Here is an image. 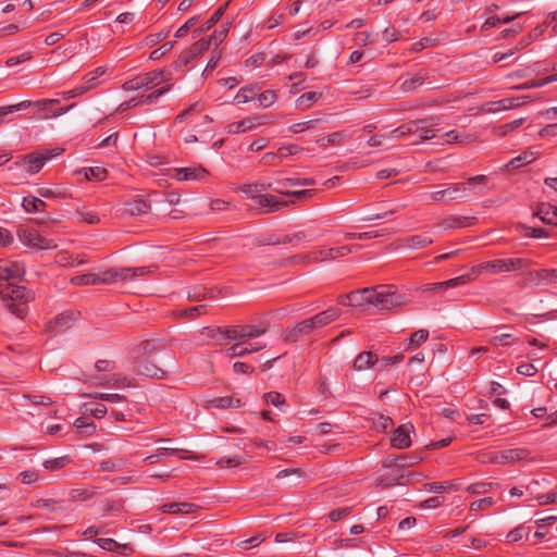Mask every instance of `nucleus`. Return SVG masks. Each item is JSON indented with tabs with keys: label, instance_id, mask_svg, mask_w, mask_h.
<instances>
[{
	"label": "nucleus",
	"instance_id": "nucleus-49",
	"mask_svg": "<svg viewBox=\"0 0 557 557\" xmlns=\"http://www.w3.org/2000/svg\"><path fill=\"white\" fill-rule=\"evenodd\" d=\"M259 106L262 108H268L272 106L276 100V94L274 90H265L257 95Z\"/></svg>",
	"mask_w": 557,
	"mask_h": 557
},
{
	"label": "nucleus",
	"instance_id": "nucleus-54",
	"mask_svg": "<svg viewBox=\"0 0 557 557\" xmlns=\"http://www.w3.org/2000/svg\"><path fill=\"white\" fill-rule=\"evenodd\" d=\"M240 191L244 193L247 197L251 198L257 202L258 197L261 196L257 184H245L240 187Z\"/></svg>",
	"mask_w": 557,
	"mask_h": 557
},
{
	"label": "nucleus",
	"instance_id": "nucleus-12",
	"mask_svg": "<svg viewBox=\"0 0 557 557\" xmlns=\"http://www.w3.org/2000/svg\"><path fill=\"white\" fill-rule=\"evenodd\" d=\"M314 327L310 319L305 320L287 330L285 339L287 342H297L299 338L309 335Z\"/></svg>",
	"mask_w": 557,
	"mask_h": 557
},
{
	"label": "nucleus",
	"instance_id": "nucleus-62",
	"mask_svg": "<svg viewBox=\"0 0 557 557\" xmlns=\"http://www.w3.org/2000/svg\"><path fill=\"white\" fill-rule=\"evenodd\" d=\"M528 533H529L528 529H525L523 527H518L507 534V540L509 542L515 543V542L522 540L524 537V535H527Z\"/></svg>",
	"mask_w": 557,
	"mask_h": 557
},
{
	"label": "nucleus",
	"instance_id": "nucleus-44",
	"mask_svg": "<svg viewBox=\"0 0 557 557\" xmlns=\"http://www.w3.org/2000/svg\"><path fill=\"white\" fill-rule=\"evenodd\" d=\"M529 99H530V96L503 99L499 101V103L502 104V108L497 109V111L498 110H509V109L520 107L522 103H524ZM494 112H496V110H494Z\"/></svg>",
	"mask_w": 557,
	"mask_h": 557
},
{
	"label": "nucleus",
	"instance_id": "nucleus-61",
	"mask_svg": "<svg viewBox=\"0 0 557 557\" xmlns=\"http://www.w3.org/2000/svg\"><path fill=\"white\" fill-rule=\"evenodd\" d=\"M97 544L101 548H103L106 550H110V552H114V550L119 549L120 547H126V545H121L112 539H99V540H97Z\"/></svg>",
	"mask_w": 557,
	"mask_h": 557
},
{
	"label": "nucleus",
	"instance_id": "nucleus-11",
	"mask_svg": "<svg viewBox=\"0 0 557 557\" xmlns=\"http://www.w3.org/2000/svg\"><path fill=\"white\" fill-rule=\"evenodd\" d=\"M413 430L411 424H403L398 426L391 440L392 445L396 448L404 449L410 446V432Z\"/></svg>",
	"mask_w": 557,
	"mask_h": 557
},
{
	"label": "nucleus",
	"instance_id": "nucleus-58",
	"mask_svg": "<svg viewBox=\"0 0 557 557\" xmlns=\"http://www.w3.org/2000/svg\"><path fill=\"white\" fill-rule=\"evenodd\" d=\"M494 503L495 502L492 497L482 498V499L473 502L470 505V509L473 511L485 510V509L490 508L491 506H493Z\"/></svg>",
	"mask_w": 557,
	"mask_h": 557
},
{
	"label": "nucleus",
	"instance_id": "nucleus-56",
	"mask_svg": "<svg viewBox=\"0 0 557 557\" xmlns=\"http://www.w3.org/2000/svg\"><path fill=\"white\" fill-rule=\"evenodd\" d=\"M69 459L66 457H59L45 461L44 467L47 470H58L63 468Z\"/></svg>",
	"mask_w": 557,
	"mask_h": 557
},
{
	"label": "nucleus",
	"instance_id": "nucleus-59",
	"mask_svg": "<svg viewBox=\"0 0 557 557\" xmlns=\"http://www.w3.org/2000/svg\"><path fill=\"white\" fill-rule=\"evenodd\" d=\"M173 47H174V41L165 42L160 48L153 50L150 53V59L151 60H159L160 58L165 55L168 52H170Z\"/></svg>",
	"mask_w": 557,
	"mask_h": 557
},
{
	"label": "nucleus",
	"instance_id": "nucleus-5",
	"mask_svg": "<svg viewBox=\"0 0 557 557\" xmlns=\"http://www.w3.org/2000/svg\"><path fill=\"white\" fill-rule=\"evenodd\" d=\"M20 239L25 246L32 248L54 249L58 247V244L53 239L42 236L35 230H23L20 233Z\"/></svg>",
	"mask_w": 557,
	"mask_h": 557
},
{
	"label": "nucleus",
	"instance_id": "nucleus-48",
	"mask_svg": "<svg viewBox=\"0 0 557 557\" xmlns=\"http://www.w3.org/2000/svg\"><path fill=\"white\" fill-rule=\"evenodd\" d=\"M264 400L267 404H271L277 408H280L282 411H285V398L283 395L276 392H270L264 395Z\"/></svg>",
	"mask_w": 557,
	"mask_h": 557
},
{
	"label": "nucleus",
	"instance_id": "nucleus-22",
	"mask_svg": "<svg viewBox=\"0 0 557 557\" xmlns=\"http://www.w3.org/2000/svg\"><path fill=\"white\" fill-rule=\"evenodd\" d=\"M138 372L149 377L161 379L164 371L148 359H143L138 364Z\"/></svg>",
	"mask_w": 557,
	"mask_h": 557
},
{
	"label": "nucleus",
	"instance_id": "nucleus-21",
	"mask_svg": "<svg viewBox=\"0 0 557 557\" xmlns=\"http://www.w3.org/2000/svg\"><path fill=\"white\" fill-rule=\"evenodd\" d=\"M260 89L261 87L258 84L245 86L238 90L234 101L237 103H247L257 97Z\"/></svg>",
	"mask_w": 557,
	"mask_h": 557
},
{
	"label": "nucleus",
	"instance_id": "nucleus-45",
	"mask_svg": "<svg viewBox=\"0 0 557 557\" xmlns=\"http://www.w3.org/2000/svg\"><path fill=\"white\" fill-rule=\"evenodd\" d=\"M156 350V344L152 341L141 342L134 350V357L149 356Z\"/></svg>",
	"mask_w": 557,
	"mask_h": 557
},
{
	"label": "nucleus",
	"instance_id": "nucleus-4",
	"mask_svg": "<svg viewBox=\"0 0 557 557\" xmlns=\"http://www.w3.org/2000/svg\"><path fill=\"white\" fill-rule=\"evenodd\" d=\"M528 455V450L523 448H513L503 451H487L482 454L481 462L506 465L523 460Z\"/></svg>",
	"mask_w": 557,
	"mask_h": 557
},
{
	"label": "nucleus",
	"instance_id": "nucleus-15",
	"mask_svg": "<svg viewBox=\"0 0 557 557\" xmlns=\"http://www.w3.org/2000/svg\"><path fill=\"white\" fill-rule=\"evenodd\" d=\"M128 275L129 270L124 268L106 270L101 274H98L99 284H112L119 281H126L128 280Z\"/></svg>",
	"mask_w": 557,
	"mask_h": 557
},
{
	"label": "nucleus",
	"instance_id": "nucleus-34",
	"mask_svg": "<svg viewBox=\"0 0 557 557\" xmlns=\"http://www.w3.org/2000/svg\"><path fill=\"white\" fill-rule=\"evenodd\" d=\"M267 331L268 324L244 325V343L263 335Z\"/></svg>",
	"mask_w": 557,
	"mask_h": 557
},
{
	"label": "nucleus",
	"instance_id": "nucleus-40",
	"mask_svg": "<svg viewBox=\"0 0 557 557\" xmlns=\"http://www.w3.org/2000/svg\"><path fill=\"white\" fill-rule=\"evenodd\" d=\"M128 463L125 458H117L115 460H104L99 463V467L102 471H117L123 469Z\"/></svg>",
	"mask_w": 557,
	"mask_h": 557
},
{
	"label": "nucleus",
	"instance_id": "nucleus-63",
	"mask_svg": "<svg viewBox=\"0 0 557 557\" xmlns=\"http://www.w3.org/2000/svg\"><path fill=\"white\" fill-rule=\"evenodd\" d=\"M198 22V17L197 16H194V17H190L184 25H182L175 33V37L176 38H182L184 37L188 30L194 26L196 25V23Z\"/></svg>",
	"mask_w": 557,
	"mask_h": 557
},
{
	"label": "nucleus",
	"instance_id": "nucleus-18",
	"mask_svg": "<svg viewBox=\"0 0 557 557\" xmlns=\"http://www.w3.org/2000/svg\"><path fill=\"white\" fill-rule=\"evenodd\" d=\"M535 215L546 224L557 225V208L548 203L539 206Z\"/></svg>",
	"mask_w": 557,
	"mask_h": 557
},
{
	"label": "nucleus",
	"instance_id": "nucleus-14",
	"mask_svg": "<svg viewBox=\"0 0 557 557\" xmlns=\"http://www.w3.org/2000/svg\"><path fill=\"white\" fill-rule=\"evenodd\" d=\"M48 160H50V157L36 153L24 157L21 161V164L25 166L28 173L35 174L42 169Z\"/></svg>",
	"mask_w": 557,
	"mask_h": 557
},
{
	"label": "nucleus",
	"instance_id": "nucleus-64",
	"mask_svg": "<svg viewBox=\"0 0 557 557\" xmlns=\"http://www.w3.org/2000/svg\"><path fill=\"white\" fill-rule=\"evenodd\" d=\"M435 39L434 38H431V37H424L422 38L420 41L418 42H414L411 47V50L413 52H419L421 51L422 49L426 48V47H432L435 45Z\"/></svg>",
	"mask_w": 557,
	"mask_h": 557
},
{
	"label": "nucleus",
	"instance_id": "nucleus-37",
	"mask_svg": "<svg viewBox=\"0 0 557 557\" xmlns=\"http://www.w3.org/2000/svg\"><path fill=\"white\" fill-rule=\"evenodd\" d=\"M227 7V3L224 7L219 8L212 16L199 28L195 30L197 36H200L201 34L209 30L214 24H216L222 15L224 14L225 8Z\"/></svg>",
	"mask_w": 557,
	"mask_h": 557
},
{
	"label": "nucleus",
	"instance_id": "nucleus-50",
	"mask_svg": "<svg viewBox=\"0 0 557 557\" xmlns=\"http://www.w3.org/2000/svg\"><path fill=\"white\" fill-rule=\"evenodd\" d=\"M310 257L314 261H325V260H334V259H336L335 249H333V248L322 249V250L312 252L310 255Z\"/></svg>",
	"mask_w": 557,
	"mask_h": 557
},
{
	"label": "nucleus",
	"instance_id": "nucleus-1",
	"mask_svg": "<svg viewBox=\"0 0 557 557\" xmlns=\"http://www.w3.org/2000/svg\"><path fill=\"white\" fill-rule=\"evenodd\" d=\"M25 273L23 265L13 261H0V298L10 301L8 308L16 317L26 313V304L34 298L30 292L14 283Z\"/></svg>",
	"mask_w": 557,
	"mask_h": 557
},
{
	"label": "nucleus",
	"instance_id": "nucleus-28",
	"mask_svg": "<svg viewBox=\"0 0 557 557\" xmlns=\"http://www.w3.org/2000/svg\"><path fill=\"white\" fill-rule=\"evenodd\" d=\"M432 243L433 239L425 235H413L403 239V246L410 249H419Z\"/></svg>",
	"mask_w": 557,
	"mask_h": 557
},
{
	"label": "nucleus",
	"instance_id": "nucleus-35",
	"mask_svg": "<svg viewBox=\"0 0 557 557\" xmlns=\"http://www.w3.org/2000/svg\"><path fill=\"white\" fill-rule=\"evenodd\" d=\"M83 170L77 171L76 173H82ZM107 170L102 166H91L84 169L85 180L87 181H102L107 177Z\"/></svg>",
	"mask_w": 557,
	"mask_h": 557
},
{
	"label": "nucleus",
	"instance_id": "nucleus-32",
	"mask_svg": "<svg viewBox=\"0 0 557 557\" xmlns=\"http://www.w3.org/2000/svg\"><path fill=\"white\" fill-rule=\"evenodd\" d=\"M481 268H485V272L490 274L509 272L507 259H495L492 261L483 262L481 263Z\"/></svg>",
	"mask_w": 557,
	"mask_h": 557
},
{
	"label": "nucleus",
	"instance_id": "nucleus-7",
	"mask_svg": "<svg viewBox=\"0 0 557 557\" xmlns=\"http://www.w3.org/2000/svg\"><path fill=\"white\" fill-rule=\"evenodd\" d=\"M528 281L531 286H545L557 283V269L530 271L528 273Z\"/></svg>",
	"mask_w": 557,
	"mask_h": 557
},
{
	"label": "nucleus",
	"instance_id": "nucleus-9",
	"mask_svg": "<svg viewBox=\"0 0 557 557\" xmlns=\"http://www.w3.org/2000/svg\"><path fill=\"white\" fill-rule=\"evenodd\" d=\"M300 181L297 178H285L283 181H277L276 186H274L273 191L286 195V196H293L297 198L310 196L312 194V190H298V191H289L288 187H295L299 186Z\"/></svg>",
	"mask_w": 557,
	"mask_h": 557
},
{
	"label": "nucleus",
	"instance_id": "nucleus-36",
	"mask_svg": "<svg viewBox=\"0 0 557 557\" xmlns=\"http://www.w3.org/2000/svg\"><path fill=\"white\" fill-rule=\"evenodd\" d=\"M321 97L320 92L309 91L302 94L297 100L296 106L301 110L309 109L313 102H315Z\"/></svg>",
	"mask_w": 557,
	"mask_h": 557
},
{
	"label": "nucleus",
	"instance_id": "nucleus-23",
	"mask_svg": "<svg viewBox=\"0 0 557 557\" xmlns=\"http://www.w3.org/2000/svg\"><path fill=\"white\" fill-rule=\"evenodd\" d=\"M211 46V39H200L196 41L188 50V55L185 59L181 60L182 64H187L190 59L197 58L201 53H203L206 50H208Z\"/></svg>",
	"mask_w": 557,
	"mask_h": 557
},
{
	"label": "nucleus",
	"instance_id": "nucleus-38",
	"mask_svg": "<svg viewBox=\"0 0 557 557\" xmlns=\"http://www.w3.org/2000/svg\"><path fill=\"white\" fill-rule=\"evenodd\" d=\"M537 151H525L520 156L510 160L509 165L513 169L520 168L523 164H529L537 158Z\"/></svg>",
	"mask_w": 557,
	"mask_h": 557
},
{
	"label": "nucleus",
	"instance_id": "nucleus-25",
	"mask_svg": "<svg viewBox=\"0 0 557 557\" xmlns=\"http://www.w3.org/2000/svg\"><path fill=\"white\" fill-rule=\"evenodd\" d=\"M75 214L79 221H83L88 224H97L100 222L98 213L87 206L77 207Z\"/></svg>",
	"mask_w": 557,
	"mask_h": 557
},
{
	"label": "nucleus",
	"instance_id": "nucleus-19",
	"mask_svg": "<svg viewBox=\"0 0 557 557\" xmlns=\"http://www.w3.org/2000/svg\"><path fill=\"white\" fill-rule=\"evenodd\" d=\"M343 298H348V306L351 307L369 306V287L345 294Z\"/></svg>",
	"mask_w": 557,
	"mask_h": 557
},
{
	"label": "nucleus",
	"instance_id": "nucleus-16",
	"mask_svg": "<svg viewBox=\"0 0 557 557\" xmlns=\"http://www.w3.org/2000/svg\"><path fill=\"white\" fill-rule=\"evenodd\" d=\"M75 320L74 313L63 312L49 322L48 329L52 332H62L70 327Z\"/></svg>",
	"mask_w": 557,
	"mask_h": 557
},
{
	"label": "nucleus",
	"instance_id": "nucleus-8",
	"mask_svg": "<svg viewBox=\"0 0 557 557\" xmlns=\"http://www.w3.org/2000/svg\"><path fill=\"white\" fill-rule=\"evenodd\" d=\"M256 203L258 208L265 213L280 211L288 205L287 201L269 194H261Z\"/></svg>",
	"mask_w": 557,
	"mask_h": 557
},
{
	"label": "nucleus",
	"instance_id": "nucleus-13",
	"mask_svg": "<svg viewBox=\"0 0 557 557\" xmlns=\"http://www.w3.org/2000/svg\"><path fill=\"white\" fill-rule=\"evenodd\" d=\"M341 310L337 308H330L323 312L318 313L317 315L310 319L312 326L315 329L323 327L331 322L335 321L341 315Z\"/></svg>",
	"mask_w": 557,
	"mask_h": 557
},
{
	"label": "nucleus",
	"instance_id": "nucleus-31",
	"mask_svg": "<svg viewBox=\"0 0 557 557\" xmlns=\"http://www.w3.org/2000/svg\"><path fill=\"white\" fill-rule=\"evenodd\" d=\"M46 206L45 201L34 196H27L22 201V207L27 213L42 212Z\"/></svg>",
	"mask_w": 557,
	"mask_h": 557
},
{
	"label": "nucleus",
	"instance_id": "nucleus-29",
	"mask_svg": "<svg viewBox=\"0 0 557 557\" xmlns=\"http://www.w3.org/2000/svg\"><path fill=\"white\" fill-rule=\"evenodd\" d=\"M473 219H469L466 216H450L444 220L440 226L444 230H454V228H463L471 224Z\"/></svg>",
	"mask_w": 557,
	"mask_h": 557
},
{
	"label": "nucleus",
	"instance_id": "nucleus-53",
	"mask_svg": "<svg viewBox=\"0 0 557 557\" xmlns=\"http://www.w3.org/2000/svg\"><path fill=\"white\" fill-rule=\"evenodd\" d=\"M524 236L542 238L547 236V232L541 227L521 226Z\"/></svg>",
	"mask_w": 557,
	"mask_h": 557
},
{
	"label": "nucleus",
	"instance_id": "nucleus-51",
	"mask_svg": "<svg viewBox=\"0 0 557 557\" xmlns=\"http://www.w3.org/2000/svg\"><path fill=\"white\" fill-rule=\"evenodd\" d=\"M156 265L150 267H139V268H125L126 270H129L128 280L135 278L137 276H144L150 273H153L156 271Z\"/></svg>",
	"mask_w": 557,
	"mask_h": 557
},
{
	"label": "nucleus",
	"instance_id": "nucleus-33",
	"mask_svg": "<svg viewBox=\"0 0 557 557\" xmlns=\"http://www.w3.org/2000/svg\"><path fill=\"white\" fill-rule=\"evenodd\" d=\"M429 337V331L424 329H420L413 332L406 345V350H412L420 347Z\"/></svg>",
	"mask_w": 557,
	"mask_h": 557
},
{
	"label": "nucleus",
	"instance_id": "nucleus-55",
	"mask_svg": "<svg viewBox=\"0 0 557 557\" xmlns=\"http://www.w3.org/2000/svg\"><path fill=\"white\" fill-rule=\"evenodd\" d=\"M230 405H231V396L213 398L207 403V406L209 408H219V409L230 408Z\"/></svg>",
	"mask_w": 557,
	"mask_h": 557
},
{
	"label": "nucleus",
	"instance_id": "nucleus-41",
	"mask_svg": "<svg viewBox=\"0 0 557 557\" xmlns=\"http://www.w3.org/2000/svg\"><path fill=\"white\" fill-rule=\"evenodd\" d=\"M71 283L74 285H97L99 284V277L96 273H87L72 277Z\"/></svg>",
	"mask_w": 557,
	"mask_h": 557
},
{
	"label": "nucleus",
	"instance_id": "nucleus-27",
	"mask_svg": "<svg viewBox=\"0 0 557 557\" xmlns=\"http://www.w3.org/2000/svg\"><path fill=\"white\" fill-rule=\"evenodd\" d=\"M423 121H411L405 125L399 126L391 132V139H398L409 134H414L419 131V124H422Z\"/></svg>",
	"mask_w": 557,
	"mask_h": 557
},
{
	"label": "nucleus",
	"instance_id": "nucleus-26",
	"mask_svg": "<svg viewBox=\"0 0 557 557\" xmlns=\"http://www.w3.org/2000/svg\"><path fill=\"white\" fill-rule=\"evenodd\" d=\"M148 210L149 205H147L144 200L129 201L124 206V214L128 216H138L147 213Z\"/></svg>",
	"mask_w": 557,
	"mask_h": 557
},
{
	"label": "nucleus",
	"instance_id": "nucleus-43",
	"mask_svg": "<svg viewBox=\"0 0 557 557\" xmlns=\"http://www.w3.org/2000/svg\"><path fill=\"white\" fill-rule=\"evenodd\" d=\"M59 102H60L59 99H45V100H39L36 102L30 101L29 106H34L38 110L42 111L44 112L42 119H49V117H52L51 111H49V107L58 104Z\"/></svg>",
	"mask_w": 557,
	"mask_h": 557
},
{
	"label": "nucleus",
	"instance_id": "nucleus-46",
	"mask_svg": "<svg viewBox=\"0 0 557 557\" xmlns=\"http://www.w3.org/2000/svg\"><path fill=\"white\" fill-rule=\"evenodd\" d=\"M321 121H322V119L307 120V121L295 123V124L290 125L288 129L294 134H298V133L305 132L307 129L313 128Z\"/></svg>",
	"mask_w": 557,
	"mask_h": 557
},
{
	"label": "nucleus",
	"instance_id": "nucleus-10",
	"mask_svg": "<svg viewBox=\"0 0 557 557\" xmlns=\"http://www.w3.org/2000/svg\"><path fill=\"white\" fill-rule=\"evenodd\" d=\"M175 177L178 181H205L209 172L201 166L180 168L175 169Z\"/></svg>",
	"mask_w": 557,
	"mask_h": 557
},
{
	"label": "nucleus",
	"instance_id": "nucleus-52",
	"mask_svg": "<svg viewBox=\"0 0 557 557\" xmlns=\"http://www.w3.org/2000/svg\"><path fill=\"white\" fill-rule=\"evenodd\" d=\"M450 486H451V484L449 482H432V483H425L423 485V490L425 492H430V493H442Z\"/></svg>",
	"mask_w": 557,
	"mask_h": 557
},
{
	"label": "nucleus",
	"instance_id": "nucleus-17",
	"mask_svg": "<svg viewBox=\"0 0 557 557\" xmlns=\"http://www.w3.org/2000/svg\"><path fill=\"white\" fill-rule=\"evenodd\" d=\"M377 362V356L372 351H362L360 352L352 364L355 371H363L370 369Z\"/></svg>",
	"mask_w": 557,
	"mask_h": 557
},
{
	"label": "nucleus",
	"instance_id": "nucleus-60",
	"mask_svg": "<svg viewBox=\"0 0 557 557\" xmlns=\"http://www.w3.org/2000/svg\"><path fill=\"white\" fill-rule=\"evenodd\" d=\"M509 272L517 271L527 268L531 264V261L521 258L507 259Z\"/></svg>",
	"mask_w": 557,
	"mask_h": 557
},
{
	"label": "nucleus",
	"instance_id": "nucleus-47",
	"mask_svg": "<svg viewBox=\"0 0 557 557\" xmlns=\"http://www.w3.org/2000/svg\"><path fill=\"white\" fill-rule=\"evenodd\" d=\"M29 104H30V101L26 100V101H22L17 104L1 107L0 108V124H2L4 122V117L8 114L13 113L15 111L24 110V109L28 108Z\"/></svg>",
	"mask_w": 557,
	"mask_h": 557
},
{
	"label": "nucleus",
	"instance_id": "nucleus-30",
	"mask_svg": "<svg viewBox=\"0 0 557 557\" xmlns=\"http://www.w3.org/2000/svg\"><path fill=\"white\" fill-rule=\"evenodd\" d=\"M244 325H235L226 329H216L215 333L220 334L221 337L244 342Z\"/></svg>",
	"mask_w": 557,
	"mask_h": 557
},
{
	"label": "nucleus",
	"instance_id": "nucleus-20",
	"mask_svg": "<svg viewBox=\"0 0 557 557\" xmlns=\"http://www.w3.org/2000/svg\"><path fill=\"white\" fill-rule=\"evenodd\" d=\"M425 78H426V74L423 72L410 74V75L404 77V79L400 84V88L405 92H411V91L416 90L419 86H421L423 84V82L425 81Z\"/></svg>",
	"mask_w": 557,
	"mask_h": 557
},
{
	"label": "nucleus",
	"instance_id": "nucleus-57",
	"mask_svg": "<svg viewBox=\"0 0 557 557\" xmlns=\"http://www.w3.org/2000/svg\"><path fill=\"white\" fill-rule=\"evenodd\" d=\"M203 109V106L200 101H196L194 103H191L186 110H184L183 112H181L177 116H176V121L177 122H183L185 121L188 115L191 113V112H197V111H201Z\"/></svg>",
	"mask_w": 557,
	"mask_h": 557
},
{
	"label": "nucleus",
	"instance_id": "nucleus-42",
	"mask_svg": "<svg viewBox=\"0 0 557 557\" xmlns=\"http://www.w3.org/2000/svg\"><path fill=\"white\" fill-rule=\"evenodd\" d=\"M246 344L247 343L238 342L233 346L226 348L224 350V354L230 358L245 357L246 355H248V346H246Z\"/></svg>",
	"mask_w": 557,
	"mask_h": 557
},
{
	"label": "nucleus",
	"instance_id": "nucleus-6",
	"mask_svg": "<svg viewBox=\"0 0 557 557\" xmlns=\"http://www.w3.org/2000/svg\"><path fill=\"white\" fill-rule=\"evenodd\" d=\"M172 74L171 72L160 70V71H152L149 73H146L143 76H139V84L141 89L149 90L151 88L158 87L162 84H171Z\"/></svg>",
	"mask_w": 557,
	"mask_h": 557
},
{
	"label": "nucleus",
	"instance_id": "nucleus-3",
	"mask_svg": "<svg viewBox=\"0 0 557 557\" xmlns=\"http://www.w3.org/2000/svg\"><path fill=\"white\" fill-rule=\"evenodd\" d=\"M405 304V297L396 293L393 286L369 287V306L380 311H388Z\"/></svg>",
	"mask_w": 557,
	"mask_h": 557
},
{
	"label": "nucleus",
	"instance_id": "nucleus-2",
	"mask_svg": "<svg viewBox=\"0 0 557 557\" xmlns=\"http://www.w3.org/2000/svg\"><path fill=\"white\" fill-rule=\"evenodd\" d=\"M486 180L485 175H476L469 177L466 183L449 184L441 190L433 191L429 195L430 199L435 202L454 201L467 198L470 191L482 193V185Z\"/></svg>",
	"mask_w": 557,
	"mask_h": 557
},
{
	"label": "nucleus",
	"instance_id": "nucleus-24",
	"mask_svg": "<svg viewBox=\"0 0 557 557\" xmlns=\"http://www.w3.org/2000/svg\"><path fill=\"white\" fill-rule=\"evenodd\" d=\"M259 124H261V122H258V120L255 117H250V119H245L239 122L231 123L227 126V128H228L230 134H239V133L250 131Z\"/></svg>",
	"mask_w": 557,
	"mask_h": 557
},
{
	"label": "nucleus",
	"instance_id": "nucleus-39",
	"mask_svg": "<svg viewBox=\"0 0 557 557\" xmlns=\"http://www.w3.org/2000/svg\"><path fill=\"white\" fill-rule=\"evenodd\" d=\"M172 88V84H166L164 86H162L161 88L154 90L153 92L147 95L146 97H143L140 99V102L141 104H152V103H156L159 98L163 95H165L166 92H169Z\"/></svg>",
	"mask_w": 557,
	"mask_h": 557
}]
</instances>
